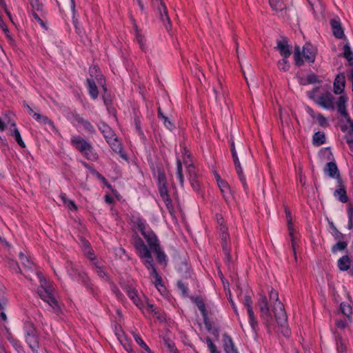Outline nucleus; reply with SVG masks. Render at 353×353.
<instances>
[{
    "label": "nucleus",
    "instance_id": "f257e3e1",
    "mask_svg": "<svg viewBox=\"0 0 353 353\" xmlns=\"http://www.w3.org/2000/svg\"><path fill=\"white\" fill-rule=\"evenodd\" d=\"M40 281V285L37 289V294L45 302L48 303L54 312L61 311L58 301L54 296V288L52 284L48 281L41 273H37Z\"/></svg>",
    "mask_w": 353,
    "mask_h": 353
},
{
    "label": "nucleus",
    "instance_id": "f03ea898",
    "mask_svg": "<svg viewBox=\"0 0 353 353\" xmlns=\"http://www.w3.org/2000/svg\"><path fill=\"white\" fill-rule=\"evenodd\" d=\"M69 276L72 279L81 283L93 296L97 295V288L91 282L88 274L79 270L77 265L72 261H67L65 264Z\"/></svg>",
    "mask_w": 353,
    "mask_h": 353
},
{
    "label": "nucleus",
    "instance_id": "7ed1b4c3",
    "mask_svg": "<svg viewBox=\"0 0 353 353\" xmlns=\"http://www.w3.org/2000/svg\"><path fill=\"white\" fill-rule=\"evenodd\" d=\"M272 310L274 313L275 321L281 327V332L283 335L285 336H289L290 331L288 327V316L283 304L282 303H277L276 305H272Z\"/></svg>",
    "mask_w": 353,
    "mask_h": 353
},
{
    "label": "nucleus",
    "instance_id": "20e7f679",
    "mask_svg": "<svg viewBox=\"0 0 353 353\" xmlns=\"http://www.w3.org/2000/svg\"><path fill=\"white\" fill-rule=\"evenodd\" d=\"M99 68L97 65H94L93 67H90L89 69L90 75L92 77H95L99 85H101L103 94V100L105 105L106 106L108 110H110V108L112 106V101L110 94L108 92V88L105 85V80L103 74L98 73Z\"/></svg>",
    "mask_w": 353,
    "mask_h": 353
},
{
    "label": "nucleus",
    "instance_id": "39448f33",
    "mask_svg": "<svg viewBox=\"0 0 353 353\" xmlns=\"http://www.w3.org/2000/svg\"><path fill=\"white\" fill-rule=\"evenodd\" d=\"M154 7L157 9V14L159 19L164 24L165 28L169 30L170 19L168 14V10L163 0H152Z\"/></svg>",
    "mask_w": 353,
    "mask_h": 353
},
{
    "label": "nucleus",
    "instance_id": "423d86ee",
    "mask_svg": "<svg viewBox=\"0 0 353 353\" xmlns=\"http://www.w3.org/2000/svg\"><path fill=\"white\" fill-rule=\"evenodd\" d=\"M134 224L137 226V228L145 241L150 239V238L154 237L156 235L152 229L146 224L145 220H144L143 218L138 216L134 221Z\"/></svg>",
    "mask_w": 353,
    "mask_h": 353
},
{
    "label": "nucleus",
    "instance_id": "0eeeda50",
    "mask_svg": "<svg viewBox=\"0 0 353 353\" xmlns=\"http://www.w3.org/2000/svg\"><path fill=\"white\" fill-rule=\"evenodd\" d=\"M289 40L285 37H282L281 40L276 41L275 50H278L282 57L289 58L292 54V47L288 44Z\"/></svg>",
    "mask_w": 353,
    "mask_h": 353
},
{
    "label": "nucleus",
    "instance_id": "6e6552de",
    "mask_svg": "<svg viewBox=\"0 0 353 353\" xmlns=\"http://www.w3.org/2000/svg\"><path fill=\"white\" fill-rule=\"evenodd\" d=\"M315 103L327 110L334 109L333 96L330 92L319 96Z\"/></svg>",
    "mask_w": 353,
    "mask_h": 353
},
{
    "label": "nucleus",
    "instance_id": "1a4fd4ad",
    "mask_svg": "<svg viewBox=\"0 0 353 353\" xmlns=\"http://www.w3.org/2000/svg\"><path fill=\"white\" fill-rule=\"evenodd\" d=\"M337 183L338 188L334 192V196L341 203H345L348 201V196L341 177H337Z\"/></svg>",
    "mask_w": 353,
    "mask_h": 353
},
{
    "label": "nucleus",
    "instance_id": "9d476101",
    "mask_svg": "<svg viewBox=\"0 0 353 353\" xmlns=\"http://www.w3.org/2000/svg\"><path fill=\"white\" fill-rule=\"evenodd\" d=\"M99 130L103 134L106 142H109L114 140V137H116L114 132L112 129L107 125L105 122L101 121L97 124Z\"/></svg>",
    "mask_w": 353,
    "mask_h": 353
},
{
    "label": "nucleus",
    "instance_id": "9b49d317",
    "mask_svg": "<svg viewBox=\"0 0 353 353\" xmlns=\"http://www.w3.org/2000/svg\"><path fill=\"white\" fill-rule=\"evenodd\" d=\"M330 24L332 28L333 35L337 39L345 38L343 28L339 18L330 19Z\"/></svg>",
    "mask_w": 353,
    "mask_h": 353
},
{
    "label": "nucleus",
    "instance_id": "f8f14e48",
    "mask_svg": "<svg viewBox=\"0 0 353 353\" xmlns=\"http://www.w3.org/2000/svg\"><path fill=\"white\" fill-rule=\"evenodd\" d=\"M151 168L153 172V175L156 176L157 174L158 186L167 185L166 176L163 167L160 165L155 166L154 164H152Z\"/></svg>",
    "mask_w": 353,
    "mask_h": 353
},
{
    "label": "nucleus",
    "instance_id": "ddd939ff",
    "mask_svg": "<svg viewBox=\"0 0 353 353\" xmlns=\"http://www.w3.org/2000/svg\"><path fill=\"white\" fill-rule=\"evenodd\" d=\"M223 347L225 353H239L232 337L227 333L223 334Z\"/></svg>",
    "mask_w": 353,
    "mask_h": 353
},
{
    "label": "nucleus",
    "instance_id": "4468645a",
    "mask_svg": "<svg viewBox=\"0 0 353 353\" xmlns=\"http://www.w3.org/2000/svg\"><path fill=\"white\" fill-rule=\"evenodd\" d=\"M71 144L82 154L90 143L80 136H74L71 138Z\"/></svg>",
    "mask_w": 353,
    "mask_h": 353
},
{
    "label": "nucleus",
    "instance_id": "2eb2a0df",
    "mask_svg": "<svg viewBox=\"0 0 353 353\" xmlns=\"http://www.w3.org/2000/svg\"><path fill=\"white\" fill-rule=\"evenodd\" d=\"M25 340L33 353H39V342L37 332L30 335H25Z\"/></svg>",
    "mask_w": 353,
    "mask_h": 353
},
{
    "label": "nucleus",
    "instance_id": "dca6fc26",
    "mask_svg": "<svg viewBox=\"0 0 353 353\" xmlns=\"http://www.w3.org/2000/svg\"><path fill=\"white\" fill-rule=\"evenodd\" d=\"M302 53L305 61L309 63L314 62L316 58L315 49L311 44L304 46Z\"/></svg>",
    "mask_w": 353,
    "mask_h": 353
},
{
    "label": "nucleus",
    "instance_id": "f3484780",
    "mask_svg": "<svg viewBox=\"0 0 353 353\" xmlns=\"http://www.w3.org/2000/svg\"><path fill=\"white\" fill-rule=\"evenodd\" d=\"M323 171L325 174L331 178H336L337 179V177H341L339 170L334 161L327 163L324 167Z\"/></svg>",
    "mask_w": 353,
    "mask_h": 353
},
{
    "label": "nucleus",
    "instance_id": "a211bd4d",
    "mask_svg": "<svg viewBox=\"0 0 353 353\" xmlns=\"http://www.w3.org/2000/svg\"><path fill=\"white\" fill-rule=\"evenodd\" d=\"M345 86V77L343 73L337 74L334 81V92L336 94H341Z\"/></svg>",
    "mask_w": 353,
    "mask_h": 353
},
{
    "label": "nucleus",
    "instance_id": "6ab92c4d",
    "mask_svg": "<svg viewBox=\"0 0 353 353\" xmlns=\"http://www.w3.org/2000/svg\"><path fill=\"white\" fill-rule=\"evenodd\" d=\"M73 118L74 121H76L79 124L81 125L85 130L88 132L90 134H95L96 130L94 126L91 124V123L83 117H81L78 114H73Z\"/></svg>",
    "mask_w": 353,
    "mask_h": 353
},
{
    "label": "nucleus",
    "instance_id": "aec40b11",
    "mask_svg": "<svg viewBox=\"0 0 353 353\" xmlns=\"http://www.w3.org/2000/svg\"><path fill=\"white\" fill-rule=\"evenodd\" d=\"M34 119L40 123L48 126V130L49 131L57 132L58 130L55 127L54 122L50 119L48 117L41 115L40 114H34Z\"/></svg>",
    "mask_w": 353,
    "mask_h": 353
},
{
    "label": "nucleus",
    "instance_id": "412c9836",
    "mask_svg": "<svg viewBox=\"0 0 353 353\" xmlns=\"http://www.w3.org/2000/svg\"><path fill=\"white\" fill-rule=\"evenodd\" d=\"M132 243L133 244L138 255L145 251V250L148 249L142 239L138 235L137 232L132 235Z\"/></svg>",
    "mask_w": 353,
    "mask_h": 353
},
{
    "label": "nucleus",
    "instance_id": "4be33fe9",
    "mask_svg": "<svg viewBox=\"0 0 353 353\" xmlns=\"http://www.w3.org/2000/svg\"><path fill=\"white\" fill-rule=\"evenodd\" d=\"M287 222H288V227L289 230V234L290 236V240H291V245L294 252V254L296 256V250H295V240H294V236L293 232V228H292V220L291 216V212L288 209H285Z\"/></svg>",
    "mask_w": 353,
    "mask_h": 353
},
{
    "label": "nucleus",
    "instance_id": "5701e85b",
    "mask_svg": "<svg viewBox=\"0 0 353 353\" xmlns=\"http://www.w3.org/2000/svg\"><path fill=\"white\" fill-rule=\"evenodd\" d=\"M346 102L347 99L343 96H340L336 103L337 109L339 112L347 119V122H351V118L346 110Z\"/></svg>",
    "mask_w": 353,
    "mask_h": 353
},
{
    "label": "nucleus",
    "instance_id": "b1692460",
    "mask_svg": "<svg viewBox=\"0 0 353 353\" xmlns=\"http://www.w3.org/2000/svg\"><path fill=\"white\" fill-rule=\"evenodd\" d=\"M139 258L142 260L143 263L145 267L148 268H151L154 266V260L151 254V251L149 250H145V251L138 255Z\"/></svg>",
    "mask_w": 353,
    "mask_h": 353
},
{
    "label": "nucleus",
    "instance_id": "393cba45",
    "mask_svg": "<svg viewBox=\"0 0 353 353\" xmlns=\"http://www.w3.org/2000/svg\"><path fill=\"white\" fill-rule=\"evenodd\" d=\"M10 130V136L14 137L18 145L23 148H26V144L21 137L19 130L16 128V123L14 122L11 123Z\"/></svg>",
    "mask_w": 353,
    "mask_h": 353
},
{
    "label": "nucleus",
    "instance_id": "a878e982",
    "mask_svg": "<svg viewBox=\"0 0 353 353\" xmlns=\"http://www.w3.org/2000/svg\"><path fill=\"white\" fill-rule=\"evenodd\" d=\"M107 143L110 145V146L111 147L114 152L119 153L120 154L121 157H122L124 159H127L126 155L123 152L122 145L118 140L117 136L114 137V140H112Z\"/></svg>",
    "mask_w": 353,
    "mask_h": 353
},
{
    "label": "nucleus",
    "instance_id": "bb28decb",
    "mask_svg": "<svg viewBox=\"0 0 353 353\" xmlns=\"http://www.w3.org/2000/svg\"><path fill=\"white\" fill-rule=\"evenodd\" d=\"M177 271L183 279L191 277L190 268L186 261H182L178 265Z\"/></svg>",
    "mask_w": 353,
    "mask_h": 353
},
{
    "label": "nucleus",
    "instance_id": "cd10ccee",
    "mask_svg": "<svg viewBox=\"0 0 353 353\" xmlns=\"http://www.w3.org/2000/svg\"><path fill=\"white\" fill-rule=\"evenodd\" d=\"M261 318L268 331L270 332L273 322L272 315L270 312V310L261 312Z\"/></svg>",
    "mask_w": 353,
    "mask_h": 353
},
{
    "label": "nucleus",
    "instance_id": "c85d7f7f",
    "mask_svg": "<svg viewBox=\"0 0 353 353\" xmlns=\"http://www.w3.org/2000/svg\"><path fill=\"white\" fill-rule=\"evenodd\" d=\"M352 263L351 258L348 255H344L337 261V265L341 271H347L350 269Z\"/></svg>",
    "mask_w": 353,
    "mask_h": 353
},
{
    "label": "nucleus",
    "instance_id": "c756f323",
    "mask_svg": "<svg viewBox=\"0 0 353 353\" xmlns=\"http://www.w3.org/2000/svg\"><path fill=\"white\" fill-rule=\"evenodd\" d=\"M87 88L88 89L89 94L92 99H97L99 96V91L97 86L92 79L88 78L86 79Z\"/></svg>",
    "mask_w": 353,
    "mask_h": 353
},
{
    "label": "nucleus",
    "instance_id": "7c9ffc66",
    "mask_svg": "<svg viewBox=\"0 0 353 353\" xmlns=\"http://www.w3.org/2000/svg\"><path fill=\"white\" fill-rule=\"evenodd\" d=\"M156 254V259L157 262L161 265H166L168 263V256L161 249V245L156 248V250H152Z\"/></svg>",
    "mask_w": 353,
    "mask_h": 353
},
{
    "label": "nucleus",
    "instance_id": "2f4dec72",
    "mask_svg": "<svg viewBox=\"0 0 353 353\" xmlns=\"http://www.w3.org/2000/svg\"><path fill=\"white\" fill-rule=\"evenodd\" d=\"M85 158L91 161H95L98 159L99 155L91 144L82 154Z\"/></svg>",
    "mask_w": 353,
    "mask_h": 353
},
{
    "label": "nucleus",
    "instance_id": "473e14b6",
    "mask_svg": "<svg viewBox=\"0 0 353 353\" xmlns=\"http://www.w3.org/2000/svg\"><path fill=\"white\" fill-rule=\"evenodd\" d=\"M190 299L198 307L199 311L201 313V315L208 313L205 303L201 296H191Z\"/></svg>",
    "mask_w": 353,
    "mask_h": 353
},
{
    "label": "nucleus",
    "instance_id": "72a5a7b5",
    "mask_svg": "<svg viewBox=\"0 0 353 353\" xmlns=\"http://www.w3.org/2000/svg\"><path fill=\"white\" fill-rule=\"evenodd\" d=\"M312 143L314 145L320 146L325 143V135L323 132H316L312 137Z\"/></svg>",
    "mask_w": 353,
    "mask_h": 353
},
{
    "label": "nucleus",
    "instance_id": "f704fd0d",
    "mask_svg": "<svg viewBox=\"0 0 353 353\" xmlns=\"http://www.w3.org/2000/svg\"><path fill=\"white\" fill-rule=\"evenodd\" d=\"M343 56L345 58L348 62L349 65L353 68V52L351 50V48L349 43H346L343 46Z\"/></svg>",
    "mask_w": 353,
    "mask_h": 353
},
{
    "label": "nucleus",
    "instance_id": "c9c22d12",
    "mask_svg": "<svg viewBox=\"0 0 353 353\" xmlns=\"http://www.w3.org/2000/svg\"><path fill=\"white\" fill-rule=\"evenodd\" d=\"M30 3L32 8V12H38L41 13V17H44L46 12L44 10V6L42 3H40L39 0H29Z\"/></svg>",
    "mask_w": 353,
    "mask_h": 353
},
{
    "label": "nucleus",
    "instance_id": "e433bc0d",
    "mask_svg": "<svg viewBox=\"0 0 353 353\" xmlns=\"http://www.w3.org/2000/svg\"><path fill=\"white\" fill-rule=\"evenodd\" d=\"M133 21H134V28L135 30V36H136L137 41L139 44V46H140V48L141 49V50L145 51V44L144 37L139 32L138 26H137V23H135L134 20Z\"/></svg>",
    "mask_w": 353,
    "mask_h": 353
},
{
    "label": "nucleus",
    "instance_id": "4c0bfd02",
    "mask_svg": "<svg viewBox=\"0 0 353 353\" xmlns=\"http://www.w3.org/2000/svg\"><path fill=\"white\" fill-rule=\"evenodd\" d=\"M248 314V319H249V323L254 331H256V329L258 327V321L256 319V317L254 315L253 308H248L247 309Z\"/></svg>",
    "mask_w": 353,
    "mask_h": 353
},
{
    "label": "nucleus",
    "instance_id": "58836bf2",
    "mask_svg": "<svg viewBox=\"0 0 353 353\" xmlns=\"http://www.w3.org/2000/svg\"><path fill=\"white\" fill-rule=\"evenodd\" d=\"M258 305L260 309V312H264L265 310H270L268 299L264 294H259Z\"/></svg>",
    "mask_w": 353,
    "mask_h": 353
},
{
    "label": "nucleus",
    "instance_id": "ea45409f",
    "mask_svg": "<svg viewBox=\"0 0 353 353\" xmlns=\"http://www.w3.org/2000/svg\"><path fill=\"white\" fill-rule=\"evenodd\" d=\"M71 2V8L73 12V24L76 30V32L77 34L81 36L83 33V30L80 27L78 20L74 18V12H75V2L74 0H70Z\"/></svg>",
    "mask_w": 353,
    "mask_h": 353
},
{
    "label": "nucleus",
    "instance_id": "a19ab883",
    "mask_svg": "<svg viewBox=\"0 0 353 353\" xmlns=\"http://www.w3.org/2000/svg\"><path fill=\"white\" fill-rule=\"evenodd\" d=\"M23 331L25 335H30L37 332V328L34 325V324L29 321H26L23 323Z\"/></svg>",
    "mask_w": 353,
    "mask_h": 353
},
{
    "label": "nucleus",
    "instance_id": "79ce46f5",
    "mask_svg": "<svg viewBox=\"0 0 353 353\" xmlns=\"http://www.w3.org/2000/svg\"><path fill=\"white\" fill-rule=\"evenodd\" d=\"M340 310L347 319H349V320L351 319L352 310L351 305L349 303L342 302L340 305Z\"/></svg>",
    "mask_w": 353,
    "mask_h": 353
},
{
    "label": "nucleus",
    "instance_id": "37998d69",
    "mask_svg": "<svg viewBox=\"0 0 353 353\" xmlns=\"http://www.w3.org/2000/svg\"><path fill=\"white\" fill-rule=\"evenodd\" d=\"M294 57V63L296 66L299 67V66H301L302 65H303L304 61H303V57L301 56V52L300 48L299 46H295Z\"/></svg>",
    "mask_w": 353,
    "mask_h": 353
},
{
    "label": "nucleus",
    "instance_id": "c03bdc74",
    "mask_svg": "<svg viewBox=\"0 0 353 353\" xmlns=\"http://www.w3.org/2000/svg\"><path fill=\"white\" fill-rule=\"evenodd\" d=\"M132 336L135 340V341L139 344L142 348H143L148 353H152L150 348L147 345V344L143 341L139 335H138L135 332H132Z\"/></svg>",
    "mask_w": 353,
    "mask_h": 353
},
{
    "label": "nucleus",
    "instance_id": "a18cd8bd",
    "mask_svg": "<svg viewBox=\"0 0 353 353\" xmlns=\"http://www.w3.org/2000/svg\"><path fill=\"white\" fill-rule=\"evenodd\" d=\"M177 287L179 290L181 291V294L183 297L189 296V288L188 283H185L181 281H179L177 282Z\"/></svg>",
    "mask_w": 353,
    "mask_h": 353
},
{
    "label": "nucleus",
    "instance_id": "49530a36",
    "mask_svg": "<svg viewBox=\"0 0 353 353\" xmlns=\"http://www.w3.org/2000/svg\"><path fill=\"white\" fill-rule=\"evenodd\" d=\"M118 339L120 341V342L122 343L123 347L128 353H136L133 349L131 347L130 343L128 342V339L123 336V340L121 339V336L119 335V334H117Z\"/></svg>",
    "mask_w": 353,
    "mask_h": 353
},
{
    "label": "nucleus",
    "instance_id": "de8ad7c7",
    "mask_svg": "<svg viewBox=\"0 0 353 353\" xmlns=\"http://www.w3.org/2000/svg\"><path fill=\"white\" fill-rule=\"evenodd\" d=\"M176 177L179 180L180 184L183 185L184 183V177L182 171V163L180 159H177L176 161Z\"/></svg>",
    "mask_w": 353,
    "mask_h": 353
},
{
    "label": "nucleus",
    "instance_id": "09e8293b",
    "mask_svg": "<svg viewBox=\"0 0 353 353\" xmlns=\"http://www.w3.org/2000/svg\"><path fill=\"white\" fill-rule=\"evenodd\" d=\"M223 230L222 231V234L221 237V243L222 250H224V248L226 249H230V245L228 243V239L229 238V234L226 232V228H223Z\"/></svg>",
    "mask_w": 353,
    "mask_h": 353
},
{
    "label": "nucleus",
    "instance_id": "8fccbe9b",
    "mask_svg": "<svg viewBox=\"0 0 353 353\" xmlns=\"http://www.w3.org/2000/svg\"><path fill=\"white\" fill-rule=\"evenodd\" d=\"M146 242L148 243V247L150 248L149 250L150 251L156 250V248L160 246V243L157 235H155L154 237L147 240Z\"/></svg>",
    "mask_w": 353,
    "mask_h": 353
},
{
    "label": "nucleus",
    "instance_id": "3c124183",
    "mask_svg": "<svg viewBox=\"0 0 353 353\" xmlns=\"http://www.w3.org/2000/svg\"><path fill=\"white\" fill-rule=\"evenodd\" d=\"M269 299L270 302L271 304H273V305H276L277 303H281L279 301L278 292L274 289H272L269 292Z\"/></svg>",
    "mask_w": 353,
    "mask_h": 353
},
{
    "label": "nucleus",
    "instance_id": "603ef678",
    "mask_svg": "<svg viewBox=\"0 0 353 353\" xmlns=\"http://www.w3.org/2000/svg\"><path fill=\"white\" fill-rule=\"evenodd\" d=\"M337 351L340 353H346V346L342 337H338L336 340Z\"/></svg>",
    "mask_w": 353,
    "mask_h": 353
},
{
    "label": "nucleus",
    "instance_id": "864d4df0",
    "mask_svg": "<svg viewBox=\"0 0 353 353\" xmlns=\"http://www.w3.org/2000/svg\"><path fill=\"white\" fill-rule=\"evenodd\" d=\"M12 347L18 353H24V349L20 341L14 338L10 342Z\"/></svg>",
    "mask_w": 353,
    "mask_h": 353
},
{
    "label": "nucleus",
    "instance_id": "5fc2aeb1",
    "mask_svg": "<svg viewBox=\"0 0 353 353\" xmlns=\"http://www.w3.org/2000/svg\"><path fill=\"white\" fill-rule=\"evenodd\" d=\"M288 58L283 57L281 60L278 61V67L279 70L283 71H288L290 69V63L288 61Z\"/></svg>",
    "mask_w": 353,
    "mask_h": 353
},
{
    "label": "nucleus",
    "instance_id": "6e6d98bb",
    "mask_svg": "<svg viewBox=\"0 0 353 353\" xmlns=\"http://www.w3.org/2000/svg\"><path fill=\"white\" fill-rule=\"evenodd\" d=\"M347 243L346 241H339L332 247V252L335 253L339 250H343L347 248Z\"/></svg>",
    "mask_w": 353,
    "mask_h": 353
},
{
    "label": "nucleus",
    "instance_id": "4d7b16f0",
    "mask_svg": "<svg viewBox=\"0 0 353 353\" xmlns=\"http://www.w3.org/2000/svg\"><path fill=\"white\" fill-rule=\"evenodd\" d=\"M93 265L95 266L96 268V273L98 274V276L100 277V278H102V279H105V278H107L108 279V274L106 273V272L104 270V268L103 267H101V266H99L98 265V262H94L93 263Z\"/></svg>",
    "mask_w": 353,
    "mask_h": 353
},
{
    "label": "nucleus",
    "instance_id": "13d9d810",
    "mask_svg": "<svg viewBox=\"0 0 353 353\" xmlns=\"http://www.w3.org/2000/svg\"><path fill=\"white\" fill-rule=\"evenodd\" d=\"M19 256V259H20L21 263L23 264V265L25 268H27L29 269L32 268V263L30 262L29 259L24 254H23L22 252H20Z\"/></svg>",
    "mask_w": 353,
    "mask_h": 353
},
{
    "label": "nucleus",
    "instance_id": "bf43d9fd",
    "mask_svg": "<svg viewBox=\"0 0 353 353\" xmlns=\"http://www.w3.org/2000/svg\"><path fill=\"white\" fill-rule=\"evenodd\" d=\"M221 192L223 193V197H226V192L227 191H230V185L229 184L225 181H220L219 183H217Z\"/></svg>",
    "mask_w": 353,
    "mask_h": 353
},
{
    "label": "nucleus",
    "instance_id": "052dcab7",
    "mask_svg": "<svg viewBox=\"0 0 353 353\" xmlns=\"http://www.w3.org/2000/svg\"><path fill=\"white\" fill-rule=\"evenodd\" d=\"M159 192L162 199L170 197L168 194L167 185L158 186Z\"/></svg>",
    "mask_w": 353,
    "mask_h": 353
},
{
    "label": "nucleus",
    "instance_id": "680f3d73",
    "mask_svg": "<svg viewBox=\"0 0 353 353\" xmlns=\"http://www.w3.org/2000/svg\"><path fill=\"white\" fill-rule=\"evenodd\" d=\"M154 279V281H153V283L159 291H161V288H163L165 289V286L160 275H157Z\"/></svg>",
    "mask_w": 353,
    "mask_h": 353
},
{
    "label": "nucleus",
    "instance_id": "e2e57ef3",
    "mask_svg": "<svg viewBox=\"0 0 353 353\" xmlns=\"http://www.w3.org/2000/svg\"><path fill=\"white\" fill-rule=\"evenodd\" d=\"M32 17L35 19V21H37L43 28H44L45 30L48 29V27H47L46 23L41 19L42 17L41 16V14H39L36 12H32Z\"/></svg>",
    "mask_w": 353,
    "mask_h": 353
},
{
    "label": "nucleus",
    "instance_id": "0e129e2a",
    "mask_svg": "<svg viewBox=\"0 0 353 353\" xmlns=\"http://www.w3.org/2000/svg\"><path fill=\"white\" fill-rule=\"evenodd\" d=\"M188 172L189 174V179H197V174L196 172V168L192 165L190 164L188 166Z\"/></svg>",
    "mask_w": 353,
    "mask_h": 353
},
{
    "label": "nucleus",
    "instance_id": "69168bd1",
    "mask_svg": "<svg viewBox=\"0 0 353 353\" xmlns=\"http://www.w3.org/2000/svg\"><path fill=\"white\" fill-rule=\"evenodd\" d=\"M224 255H225V264L230 268V263L232 262V256L230 254V249H226V248H224V250H223Z\"/></svg>",
    "mask_w": 353,
    "mask_h": 353
},
{
    "label": "nucleus",
    "instance_id": "338daca9",
    "mask_svg": "<svg viewBox=\"0 0 353 353\" xmlns=\"http://www.w3.org/2000/svg\"><path fill=\"white\" fill-rule=\"evenodd\" d=\"M163 200L165 202L166 208H167L168 210L169 211L170 214L171 215H172L174 213V208L172 205V202L170 197L164 199Z\"/></svg>",
    "mask_w": 353,
    "mask_h": 353
},
{
    "label": "nucleus",
    "instance_id": "774afa93",
    "mask_svg": "<svg viewBox=\"0 0 353 353\" xmlns=\"http://www.w3.org/2000/svg\"><path fill=\"white\" fill-rule=\"evenodd\" d=\"M347 143L349 147L351 148V145H353V129L351 128L348 130L347 134L345 136Z\"/></svg>",
    "mask_w": 353,
    "mask_h": 353
}]
</instances>
